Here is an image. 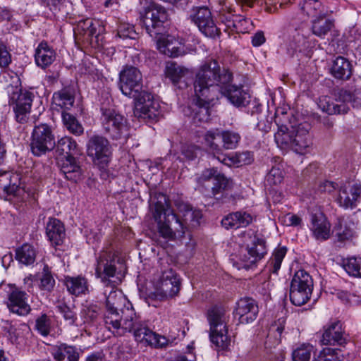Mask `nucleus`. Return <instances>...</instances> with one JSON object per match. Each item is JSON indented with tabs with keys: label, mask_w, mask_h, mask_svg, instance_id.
<instances>
[{
	"label": "nucleus",
	"mask_w": 361,
	"mask_h": 361,
	"mask_svg": "<svg viewBox=\"0 0 361 361\" xmlns=\"http://www.w3.org/2000/svg\"><path fill=\"white\" fill-rule=\"evenodd\" d=\"M106 295V310L104 321L106 327L116 336H124L126 333H133L137 341L145 342L154 348H164L171 345L175 338H166L152 331L145 322L140 321L132 304L126 301L122 293L111 286Z\"/></svg>",
	"instance_id": "obj_1"
},
{
	"label": "nucleus",
	"mask_w": 361,
	"mask_h": 361,
	"mask_svg": "<svg viewBox=\"0 0 361 361\" xmlns=\"http://www.w3.org/2000/svg\"><path fill=\"white\" fill-rule=\"evenodd\" d=\"M233 74L228 70H221L215 60L204 61V109L211 120L219 121L215 106L221 91L231 104L237 107L245 106L250 102V95L242 85H231Z\"/></svg>",
	"instance_id": "obj_2"
},
{
	"label": "nucleus",
	"mask_w": 361,
	"mask_h": 361,
	"mask_svg": "<svg viewBox=\"0 0 361 361\" xmlns=\"http://www.w3.org/2000/svg\"><path fill=\"white\" fill-rule=\"evenodd\" d=\"M118 87L124 95L134 99L135 116L154 120L159 115L160 104L151 93L142 90V75L137 68L127 66L121 71Z\"/></svg>",
	"instance_id": "obj_3"
},
{
	"label": "nucleus",
	"mask_w": 361,
	"mask_h": 361,
	"mask_svg": "<svg viewBox=\"0 0 361 361\" xmlns=\"http://www.w3.org/2000/svg\"><path fill=\"white\" fill-rule=\"evenodd\" d=\"M149 207L160 236L168 240L184 236L186 227L177 214L169 209V199L165 195L156 193L151 197Z\"/></svg>",
	"instance_id": "obj_4"
},
{
	"label": "nucleus",
	"mask_w": 361,
	"mask_h": 361,
	"mask_svg": "<svg viewBox=\"0 0 361 361\" xmlns=\"http://www.w3.org/2000/svg\"><path fill=\"white\" fill-rule=\"evenodd\" d=\"M229 318V314L222 305H214L207 310L209 339L218 350H227L231 345V340L228 335Z\"/></svg>",
	"instance_id": "obj_5"
},
{
	"label": "nucleus",
	"mask_w": 361,
	"mask_h": 361,
	"mask_svg": "<svg viewBox=\"0 0 361 361\" xmlns=\"http://www.w3.org/2000/svg\"><path fill=\"white\" fill-rule=\"evenodd\" d=\"M348 103L353 108L361 107V88L341 89L335 94V101L328 96H322L319 99L318 106L329 115H343L350 111Z\"/></svg>",
	"instance_id": "obj_6"
},
{
	"label": "nucleus",
	"mask_w": 361,
	"mask_h": 361,
	"mask_svg": "<svg viewBox=\"0 0 361 361\" xmlns=\"http://www.w3.org/2000/svg\"><path fill=\"white\" fill-rule=\"evenodd\" d=\"M100 111L104 133L113 140L127 139L130 130L128 120L116 109L109 98L102 102Z\"/></svg>",
	"instance_id": "obj_7"
},
{
	"label": "nucleus",
	"mask_w": 361,
	"mask_h": 361,
	"mask_svg": "<svg viewBox=\"0 0 361 361\" xmlns=\"http://www.w3.org/2000/svg\"><path fill=\"white\" fill-rule=\"evenodd\" d=\"M13 79V83L8 85L6 88L8 103L13 107L16 121L24 123L28 119L35 94L32 92L21 89L20 80L17 75Z\"/></svg>",
	"instance_id": "obj_8"
},
{
	"label": "nucleus",
	"mask_w": 361,
	"mask_h": 361,
	"mask_svg": "<svg viewBox=\"0 0 361 361\" xmlns=\"http://www.w3.org/2000/svg\"><path fill=\"white\" fill-rule=\"evenodd\" d=\"M313 290L312 276L303 269L296 271L290 285L289 298L295 306L306 304L310 299Z\"/></svg>",
	"instance_id": "obj_9"
},
{
	"label": "nucleus",
	"mask_w": 361,
	"mask_h": 361,
	"mask_svg": "<svg viewBox=\"0 0 361 361\" xmlns=\"http://www.w3.org/2000/svg\"><path fill=\"white\" fill-rule=\"evenodd\" d=\"M56 145L51 127L47 123L36 125L32 133L30 150L33 155L40 157L52 151Z\"/></svg>",
	"instance_id": "obj_10"
},
{
	"label": "nucleus",
	"mask_w": 361,
	"mask_h": 361,
	"mask_svg": "<svg viewBox=\"0 0 361 361\" xmlns=\"http://www.w3.org/2000/svg\"><path fill=\"white\" fill-rule=\"evenodd\" d=\"M87 154L100 170H105L112 155L109 141L102 135L92 136L87 143Z\"/></svg>",
	"instance_id": "obj_11"
},
{
	"label": "nucleus",
	"mask_w": 361,
	"mask_h": 361,
	"mask_svg": "<svg viewBox=\"0 0 361 361\" xmlns=\"http://www.w3.org/2000/svg\"><path fill=\"white\" fill-rule=\"evenodd\" d=\"M167 19V11L158 4H151L140 15L141 23L151 37L161 34L163 24Z\"/></svg>",
	"instance_id": "obj_12"
},
{
	"label": "nucleus",
	"mask_w": 361,
	"mask_h": 361,
	"mask_svg": "<svg viewBox=\"0 0 361 361\" xmlns=\"http://www.w3.org/2000/svg\"><path fill=\"white\" fill-rule=\"evenodd\" d=\"M120 262L121 259L110 252L102 251L99 254L97 259L95 275L106 288L114 286L110 278L115 276L118 269L116 264H119Z\"/></svg>",
	"instance_id": "obj_13"
},
{
	"label": "nucleus",
	"mask_w": 361,
	"mask_h": 361,
	"mask_svg": "<svg viewBox=\"0 0 361 361\" xmlns=\"http://www.w3.org/2000/svg\"><path fill=\"white\" fill-rule=\"evenodd\" d=\"M204 182L207 183V187H211L212 194L215 200L221 203L226 202L223 192L230 190L233 187V180L226 178L214 167L204 170Z\"/></svg>",
	"instance_id": "obj_14"
},
{
	"label": "nucleus",
	"mask_w": 361,
	"mask_h": 361,
	"mask_svg": "<svg viewBox=\"0 0 361 361\" xmlns=\"http://www.w3.org/2000/svg\"><path fill=\"white\" fill-rule=\"evenodd\" d=\"M180 289V279L172 269L163 273L159 287L153 293L154 299L165 300L176 295Z\"/></svg>",
	"instance_id": "obj_15"
},
{
	"label": "nucleus",
	"mask_w": 361,
	"mask_h": 361,
	"mask_svg": "<svg viewBox=\"0 0 361 361\" xmlns=\"http://www.w3.org/2000/svg\"><path fill=\"white\" fill-rule=\"evenodd\" d=\"M7 294V307L12 313L20 316H26L31 311L28 303V295L15 285L9 286Z\"/></svg>",
	"instance_id": "obj_16"
},
{
	"label": "nucleus",
	"mask_w": 361,
	"mask_h": 361,
	"mask_svg": "<svg viewBox=\"0 0 361 361\" xmlns=\"http://www.w3.org/2000/svg\"><path fill=\"white\" fill-rule=\"evenodd\" d=\"M202 67H200V71L196 74V78L194 82L193 96L190 108L192 110V123L196 127H200L202 123V109L203 107V73Z\"/></svg>",
	"instance_id": "obj_17"
},
{
	"label": "nucleus",
	"mask_w": 361,
	"mask_h": 361,
	"mask_svg": "<svg viewBox=\"0 0 361 361\" xmlns=\"http://www.w3.org/2000/svg\"><path fill=\"white\" fill-rule=\"evenodd\" d=\"M360 197L361 184L348 183L339 188L336 201L345 209H353L357 207Z\"/></svg>",
	"instance_id": "obj_18"
},
{
	"label": "nucleus",
	"mask_w": 361,
	"mask_h": 361,
	"mask_svg": "<svg viewBox=\"0 0 361 361\" xmlns=\"http://www.w3.org/2000/svg\"><path fill=\"white\" fill-rule=\"evenodd\" d=\"M238 316L240 323L248 324L255 321L259 313L257 301L252 298L245 297L238 300L234 311Z\"/></svg>",
	"instance_id": "obj_19"
},
{
	"label": "nucleus",
	"mask_w": 361,
	"mask_h": 361,
	"mask_svg": "<svg viewBox=\"0 0 361 361\" xmlns=\"http://www.w3.org/2000/svg\"><path fill=\"white\" fill-rule=\"evenodd\" d=\"M275 122L278 126V130L274 135L276 145L283 150H293L295 124L290 121L283 123L279 116L276 117Z\"/></svg>",
	"instance_id": "obj_20"
},
{
	"label": "nucleus",
	"mask_w": 361,
	"mask_h": 361,
	"mask_svg": "<svg viewBox=\"0 0 361 361\" xmlns=\"http://www.w3.org/2000/svg\"><path fill=\"white\" fill-rule=\"evenodd\" d=\"M267 254L265 241L257 235L253 237L250 245H247L245 252L241 257L242 261L245 262V267H249L261 260Z\"/></svg>",
	"instance_id": "obj_21"
},
{
	"label": "nucleus",
	"mask_w": 361,
	"mask_h": 361,
	"mask_svg": "<svg viewBox=\"0 0 361 361\" xmlns=\"http://www.w3.org/2000/svg\"><path fill=\"white\" fill-rule=\"evenodd\" d=\"M291 35L289 44L287 47V54L293 56L298 51H300L301 48L305 46L306 39L309 37V29L305 23H301L298 26L292 25L290 28Z\"/></svg>",
	"instance_id": "obj_22"
},
{
	"label": "nucleus",
	"mask_w": 361,
	"mask_h": 361,
	"mask_svg": "<svg viewBox=\"0 0 361 361\" xmlns=\"http://www.w3.org/2000/svg\"><path fill=\"white\" fill-rule=\"evenodd\" d=\"M310 230L317 240H326L331 235V224L323 213L312 214Z\"/></svg>",
	"instance_id": "obj_23"
},
{
	"label": "nucleus",
	"mask_w": 361,
	"mask_h": 361,
	"mask_svg": "<svg viewBox=\"0 0 361 361\" xmlns=\"http://www.w3.org/2000/svg\"><path fill=\"white\" fill-rule=\"evenodd\" d=\"M321 341L323 345L344 346L347 343V338L341 322H335L324 327Z\"/></svg>",
	"instance_id": "obj_24"
},
{
	"label": "nucleus",
	"mask_w": 361,
	"mask_h": 361,
	"mask_svg": "<svg viewBox=\"0 0 361 361\" xmlns=\"http://www.w3.org/2000/svg\"><path fill=\"white\" fill-rule=\"evenodd\" d=\"M157 47L161 53L169 57H178L186 54L184 44L171 35L159 38Z\"/></svg>",
	"instance_id": "obj_25"
},
{
	"label": "nucleus",
	"mask_w": 361,
	"mask_h": 361,
	"mask_svg": "<svg viewBox=\"0 0 361 361\" xmlns=\"http://www.w3.org/2000/svg\"><path fill=\"white\" fill-rule=\"evenodd\" d=\"M221 138V131L219 128L207 130L204 134V151L208 154L209 159H216L221 162L224 155L221 153L222 149L219 141Z\"/></svg>",
	"instance_id": "obj_26"
},
{
	"label": "nucleus",
	"mask_w": 361,
	"mask_h": 361,
	"mask_svg": "<svg viewBox=\"0 0 361 361\" xmlns=\"http://www.w3.org/2000/svg\"><path fill=\"white\" fill-rule=\"evenodd\" d=\"M310 126L308 123L295 124L293 150L302 154L304 150L312 145L311 135L309 133Z\"/></svg>",
	"instance_id": "obj_27"
},
{
	"label": "nucleus",
	"mask_w": 361,
	"mask_h": 361,
	"mask_svg": "<svg viewBox=\"0 0 361 361\" xmlns=\"http://www.w3.org/2000/svg\"><path fill=\"white\" fill-rule=\"evenodd\" d=\"M55 154L61 159L75 157L81 154V150L77 142L71 137H63L56 143Z\"/></svg>",
	"instance_id": "obj_28"
},
{
	"label": "nucleus",
	"mask_w": 361,
	"mask_h": 361,
	"mask_svg": "<svg viewBox=\"0 0 361 361\" xmlns=\"http://www.w3.org/2000/svg\"><path fill=\"white\" fill-rule=\"evenodd\" d=\"M253 221L252 216L245 212H233L221 220V225L226 229L245 228L249 226Z\"/></svg>",
	"instance_id": "obj_29"
},
{
	"label": "nucleus",
	"mask_w": 361,
	"mask_h": 361,
	"mask_svg": "<svg viewBox=\"0 0 361 361\" xmlns=\"http://www.w3.org/2000/svg\"><path fill=\"white\" fill-rule=\"evenodd\" d=\"M46 234L52 245H61L66 235L63 223L56 218H49L46 226Z\"/></svg>",
	"instance_id": "obj_30"
},
{
	"label": "nucleus",
	"mask_w": 361,
	"mask_h": 361,
	"mask_svg": "<svg viewBox=\"0 0 361 361\" xmlns=\"http://www.w3.org/2000/svg\"><path fill=\"white\" fill-rule=\"evenodd\" d=\"M61 171L67 180L77 182L81 179L82 171L76 157L61 159Z\"/></svg>",
	"instance_id": "obj_31"
},
{
	"label": "nucleus",
	"mask_w": 361,
	"mask_h": 361,
	"mask_svg": "<svg viewBox=\"0 0 361 361\" xmlns=\"http://www.w3.org/2000/svg\"><path fill=\"white\" fill-rule=\"evenodd\" d=\"M64 284L68 292L76 297L81 295H86L89 293V285L87 279L82 276H70L64 279Z\"/></svg>",
	"instance_id": "obj_32"
},
{
	"label": "nucleus",
	"mask_w": 361,
	"mask_h": 361,
	"mask_svg": "<svg viewBox=\"0 0 361 361\" xmlns=\"http://www.w3.org/2000/svg\"><path fill=\"white\" fill-rule=\"evenodd\" d=\"M35 59L37 66L45 68L55 61V51L47 42H42L36 49Z\"/></svg>",
	"instance_id": "obj_33"
},
{
	"label": "nucleus",
	"mask_w": 361,
	"mask_h": 361,
	"mask_svg": "<svg viewBox=\"0 0 361 361\" xmlns=\"http://www.w3.org/2000/svg\"><path fill=\"white\" fill-rule=\"evenodd\" d=\"M53 103L61 109H70L75 102V90L71 86H66L55 92L52 97Z\"/></svg>",
	"instance_id": "obj_34"
},
{
	"label": "nucleus",
	"mask_w": 361,
	"mask_h": 361,
	"mask_svg": "<svg viewBox=\"0 0 361 361\" xmlns=\"http://www.w3.org/2000/svg\"><path fill=\"white\" fill-rule=\"evenodd\" d=\"M334 27V20L327 18L326 13L317 16L312 21V32L320 38H324Z\"/></svg>",
	"instance_id": "obj_35"
},
{
	"label": "nucleus",
	"mask_w": 361,
	"mask_h": 361,
	"mask_svg": "<svg viewBox=\"0 0 361 361\" xmlns=\"http://www.w3.org/2000/svg\"><path fill=\"white\" fill-rule=\"evenodd\" d=\"M100 25L97 21H94L92 19L86 18L80 20L75 28L74 33L76 36L79 37L80 39L87 42L98 30Z\"/></svg>",
	"instance_id": "obj_36"
},
{
	"label": "nucleus",
	"mask_w": 361,
	"mask_h": 361,
	"mask_svg": "<svg viewBox=\"0 0 361 361\" xmlns=\"http://www.w3.org/2000/svg\"><path fill=\"white\" fill-rule=\"evenodd\" d=\"M56 311L61 315L66 324L70 326H78V314L74 305L68 304L64 300L56 303Z\"/></svg>",
	"instance_id": "obj_37"
},
{
	"label": "nucleus",
	"mask_w": 361,
	"mask_h": 361,
	"mask_svg": "<svg viewBox=\"0 0 361 361\" xmlns=\"http://www.w3.org/2000/svg\"><path fill=\"white\" fill-rule=\"evenodd\" d=\"M331 73L337 79L348 80L352 75V66L345 58L338 56L333 62Z\"/></svg>",
	"instance_id": "obj_38"
},
{
	"label": "nucleus",
	"mask_w": 361,
	"mask_h": 361,
	"mask_svg": "<svg viewBox=\"0 0 361 361\" xmlns=\"http://www.w3.org/2000/svg\"><path fill=\"white\" fill-rule=\"evenodd\" d=\"M18 180L17 175L6 171L0 173V195L15 194L18 188Z\"/></svg>",
	"instance_id": "obj_39"
},
{
	"label": "nucleus",
	"mask_w": 361,
	"mask_h": 361,
	"mask_svg": "<svg viewBox=\"0 0 361 361\" xmlns=\"http://www.w3.org/2000/svg\"><path fill=\"white\" fill-rule=\"evenodd\" d=\"M56 361H78L80 353L78 350L72 345L61 344L52 353Z\"/></svg>",
	"instance_id": "obj_40"
},
{
	"label": "nucleus",
	"mask_w": 361,
	"mask_h": 361,
	"mask_svg": "<svg viewBox=\"0 0 361 361\" xmlns=\"http://www.w3.org/2000/svg\"><path fill=\"white\" fill-rule=\"evenodd\" d=\"M300 11L307 16L316 18L326 13L325 7L319 0H302L299 4Z\"/></svg>",
	"instance_id": "obj_41"
},
{
	"label": "nucleus",
	"mask_w": 361,
	"mask_h": 361,
	"mask_svg": "<svg viewBox=\"0 0 361 361\" xmlns=\"http://www.w3.org/2000/svg\"><path fill=\"white\" fill-rule=\"evenodd\" d=\"M15 257L21 264L25 266L31 265L35 261L36 251L32 245L24 244L16 250Z\"/></svg>",
	"instance_id": "obj_42"
},
{
	"label": "nucleus",
	"mask_w": 361,
	"mask_h": 361,
	"mask_svg": "<svg viewBox=\"0 0 361 361\" xmlns=\"http://www.w3.org/2000/svg\"><path fill=\"white\" fill-rule=\"evenodd\" d=\"M166 73L173 83H178L182 79H183V82H187L186 78L188 75H192V73L188 68L182 67L176 63L168 64Z\"/></svg>",
	"instance_id": "obj_43"
},
{
	"label": "nucleus",
	"mask_w": 361,
	"mask_h": 361,
	"mask_svg": "<svg viewBox=\"0 0 361 361\" xmlns=\"http://www.w3.org/2000/svg\"><path fill=\"white\" fill-rule=\"evenodd\" d=\"M254 161L252 152L250 151H244L242 152H236L231 157H224L221 162L226 165H236L240 166L243 165L251 164Z\"/></svg>",
	"instance_id": "obj_44"
},
{
	"label": "nucleus",
	"mask_w": 361,
	"mask_h": 361,
	"mask_svg": "<svg viewBox=\"0 0 361 361\" xmlns=\"http://www.w3.org/2000/svg\"><path fill=\"white\" fill-rule=\"evenodd\" d=\"M287 252V248L284 246L276 247L272 255V257L268 262L267 269L273 274H278L281 268L282 261Z\"/></svg>",
	"instance_id": "obj_45"
},
{
	"label": "nucleus",
	"mask_w": 361,
	"mask_h": 361,
	"mask_svg": "<svg viewBox=\"0 0 361 361\" xmlns=\"http://www.w3.org/2000/svg\"><path fill=\"white\" fill-rule=\"evenodd\" d=\"M221 138L224 149L227 150L236 149L241 140V136L238 132L229 130L221 131Z\"/></svg>",
	"instance_id": "obj_46"
},
{
	"label": "nucleus",
	"mask_w": 361,
	"mask_h": 361,
	"mask_svg": "<svg viewBox=\"0 0 361 361\" xmlns=\"http://www.w3.org/2000/svg\"><path fill=\"white\" fill-rule=\"evenodd\" d=\"M62 120L63 125L70 133L75 135H80L83 133L84 128L82 126L72 114L66 111H63Z\"/></svg>",
	"instance_id": "obj_47"
},
{
	"label": "nucleus",
	"mask_w": 361,
	"mask_h": 361,
	"mask_svg": "<svg viewBox=\"0 0 361 361\" xmlns=\"http://www.w3.org/2000/svg\"><path fill=\"white\" fill-rule=\"evenodd\" d=\"M219 30L214 24L212 17L210 8L204 5V35L211 38H214L219 35Z\"/></svg>",
	"instance_id": "obj_48"
},
{
	"label": "nucleus",
	"mask_w": 361,
	"mask_h": 361,
	"mask_svg": "<svg viewBox=\"0 0 361 361\" xmlns=\"http://www.w3.org/2000/svg\"><path fill=\"white\" fill-rule=\"evenodd\" d=\"M52 319L47 314H42L35 320V329L43 336L49 334L52 327Z\"/></svg>",
	"instance_id": "obj_49"
},
{
	"label": "nucleus",
	"mask_w": 361,
	"mask_h": 361,
	"mask_svg": "<svg viewBox=\"0 0 361 361\" xmlns=\"http://www.w3.org/2000/svg\"><path fill=\"white\" fill-rule=\"evenodd\" d=\"M343 268L353 276L361 277V257H350L343 262Z\"/></svg>",
	"instance_id": "obj_50"
},
{
	"label": "nucleus",
	"mask_w": 361,
	"mask_h": 361,
	"mask_svg": "<svg viewBox=\"0 0 361 361\" xmlns=\"http://www.w3.org/2000/svg\"><path fill=\"white\" fill-rule=\"evenodd\" d=\"M337 348H324L317 355H314L313 361H342Z\"/></svg>",
	"instance_id": "obj_51"
},
{
	"label": "nucleus",
	"mask_w": 361,
	"mask_h": 361,
	"mask_svg": "<svg viewBox=\"0 0 361 361\" xmlns=\"http://www.w3.org/2000/svg\"><path fill=\"white\" fill-rule=\"evenodd\" d=\"M54 286L55 280L51 274L49 267L45 265L43 269L42 278L40 279L39 288L42 290L51 292L54 289Z\"/></svg>",
	"instance_id": "obj_52"
},
{
	"label": "nucleus",
	"mask_w": 361,
	"mask_h": 361,
	"mask_svg": "<svg viewBox=\"0 0 361 361\" xmlns=\"http://www.w3.org/2000/svg\"><path fill=\"white\" fill-rule=\"evenodd\" d=\"M117 36L123 39H135L137 37V33L135 32L133 25L123 23L118 27Z\"/></svg>",
	"instance_id": "obj_53"
},
{
	"label": "nucleus",
	"mask_w": 361,
	"mask_h": 361,
	"mask_svg": "<svg viewBox=\"0 0 361 361\" xmlns=\"http://www.w3.org/2000/svg\"><path fill=\"white\" fill-rule=\"evenodd\" d=\"M283 180V173L279 166H273L266 176V183L270 186L277 185Z\"/></svg>",
	"instance_id": "obj_54"
},
{
	"label": "nucleus",
	"mask_w": 361,
	"mask_h": 361,
	"mask_svg": "<svg viewBox=\"0 0 361 361\" xmlns=\"http://www.w3.org/2000/svg\"><path fill=\"white\" fill-rule=\"evenodd\" d=\"M312 348L310 345H302L298 348L292 353L293 361H310Z\"/></svg>",
	"instance_id": "obj_55"
},
{
	"label": "nucleus",
	"mask_w": 361,
	"mask_h": 361,
	"mask_svg": "<svg viewBox=\"0 0 361 361\" xmlns=\"http://www.w3.org/2000/svg\"><path fill=\"white\" fill-rule=\"evenodd\" d=\"M355 232L353 229L348 226L345 224H343V219H339L336 233L338 240L343 242L345 240H350L353 238Z\"/></svg>",
	"instance_id": "obj_56"
},
{
	"label": "nucleus",
	"mask_w": 361,
	"mask_h": 361,
	"mask_svg": "<svg viewBox=\"0 0 361 361\" xmlns=\"http://www.w3.org/2000/svg\"><path fill=\"white\" fill-rule=\"evenodd\" d=\"M175 206L178 211L183 214L184 217L190 215L191 221H197V218L200 213V211L193 210L192 207L190 204L180 200L176 201Z\"/></svg>",
	"instance_id": "obj_57"
},
{
	"label": "nucleus",
	"mask_w": 361,
	"mask_h": 361,
	"mask_svg": "<svg viewBox=\"0 0 361 361\" xmlns=\"http://www.w3.org/2000/svg\"><path fill=\"white\" fill-rule=\"evenodd\" d=\"M189 18L196 25L201 32H203V8L201 6L193 7L189 14Z\"/></svg>",
	"instance_id": "obj_58"
},
{
	"label": "nucleus",
	"mask_w": 361,
	"mask_h": 361,
	"mask_svg": "<svg viewBox=\"0 0 361 361\" xmlns=\"http://www.w3.org/2000/svg\"><path fill=\"white\" fill-rule=\"evenodd\" d=\"M99 314V307L96 305H90L85 307L81 311V315L84 317V322L94 321Z\"/></svg>",
	"instance_id": "obj_59"
},
{
	"label": "nucleus",
	"mask_w": 361,
	"mask_h": 361,
	"mask_svg": "<svg viewBox=\"0 0 361 361\" xmlns=\"http://www.w3.org/2000/svg\"><path fill=\"white\" fill-rule=\"evenodd\" d=\"M104 28L100 25L95 34L92 35L87 41L92 47L94 49H101L104 47V37L102 35Z\"/></svg>",
	"instance_id": "obj_60"
},
{
	"label": "nucleus",
	"mask_w": 361,
	"mask_h": 361,
	"mask_svg": "<svg viewBox=\"0 0 361 361\" xmlns=\"http://www.w3.org/2000/svg\"><path fill=\"white\" fill-rule=\"evenodd\" d=\"M11 63V55L6 45L0 42V67L6 68Z\"/></svg>",
	"instance_id": "obj_61"
},
{
	"label": "nucleus",
	"mask_w": 361,
	"mask_h": 361,
	"mask_svg": "<svg viewBox=\"0 0 361 361\" xmlns=\"http://www.w3.org/2000/svg\"><path fill=\"white\" fill-rule=\"evenodd\" d=\"M199 151L200 148L195 145H185L182 147L183 154L189 160L195 159Z\"/></svg>",
	"instance_id": "obj_62"
},
{
	"label": "nucleus",
	"mask_w": 361,
	"mask_h": 361,
	"mask_svg": "<svg viewBox=\"0 0 361 361\" xmlns=\"http://www.w3.org/2000/svg\"><path fill=\"white\" fill-rule=\"evenodd\" d=\"M337 188H338V183L333 182V181H329V180H324V181L322 182L319 185V188H318V189L320 192H328V193H331V192H334Z\"/></svg>",
	"instance_id": "obj_63"
},
{
	"label": "nucleus",
	"mask_w": 361,
	"mask_h": 361,
	"mask_svg": "<svg viewBox=\"0 0 361 361\" xmlns=\"http://www.w3.org/2000/svg\"><path fill=\"white\" fill-rule=\"evenodd\" d=\"M265 42V37L262 31H258L252 37V44L254 47H259Z\"/></svg>",
	"instance_id": "obj_64"
}]
</instances>
